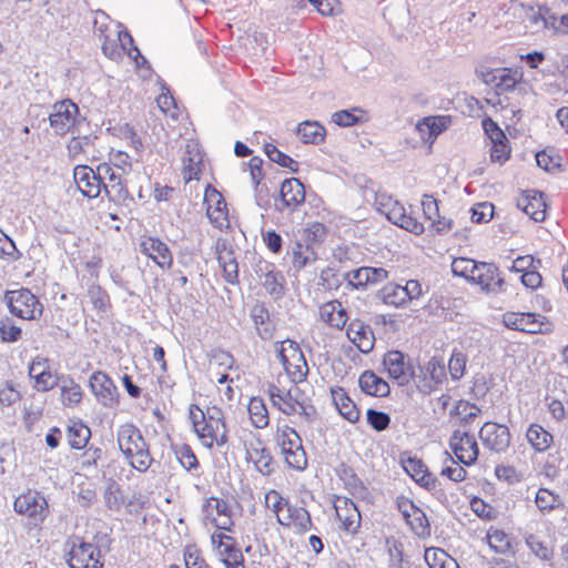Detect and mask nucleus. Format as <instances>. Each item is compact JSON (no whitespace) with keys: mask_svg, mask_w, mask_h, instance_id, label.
<instances>
[{"mask_svg":"<svg viewBox=\"0 0 568 568\" xmlns=\"http://www.w3.org/2000/svg\"><path fill=\"white\" fill-rule=\"evenodd\" d=\"M118 445L130 465L140 473H145L153 458L141 430L133 424H123L116 434Z\"/></svg>","mask_w":568,"mask_h":568,"instance_id":"f257e3e1","label":"nucleus"},{"mask_svg":"<svg viewBox=\"0 0 568 568\" xmlns=\"http://www.w3.org/2000/svg\"><path fill=\"white\" fill-rule=\"evenodd\" d=\"M189 418L194 433L204 447L210 449L214 445L222 447L229 442L226 426L206 420L204 412L197 405H190Z\"/></svg>","mask_w":568,"mask_h":568,"instance_id":"f03ea898","label":"nucleus"},{"mask_svg":"<svg viewBox=\"0 0 568 568\" xmlns=\"http://www.w3.org/2000/svg\"><path fill=\"white\" fill-rule=\"evenodd\" d=\"M276 442L288 467L296 470L306 468V453L303 448L302 438L294 428L285 426L283 429H278Z\"/></svg>","mask_w":568,"mask_h":568,"instance_id":"7ed1b4c3","label":"nucleus"},{"mask_svg":"<svg viewBox=\"0 0 568 568\" xmlns=\"http://www.w3.org/2000/svg\"><path fill=\"white\" fill-rule=\"evenodd\" d=\"M277 358L283 365L287 375L294 382H303L308 374V366L300 345L291 339L280 343L276 348Z\"/></svg>","mask_w":568,"mask_h":568,"instance_id":"20e7f679","label":"nucleus"},{"mask_svg":"<svg viewBox=\"0 0 568 568\" xmlns=\"http://www.w3.org/2000/svg\"><path fill=\"white\" fill-rule=\"evenodd\" d=\"M70 546L68 564L71 568H102L101 551L94 544L87 542L83 538L73 536L67 541Z\"/></svg>","mask_w":568,"mask_h":568,"instance_id":"39448f33","label":"nucleus"},{"mask_svg":"<svg viewBox=\"0 0 568 568\" xmlns=\"http://www.w3.org/2000/svg\"><path fill=\"white\" fill-rule=\"evenodd\" d=\"M4 298L10 313L17 317L33 320L42 314V304L28 288L7 291Z\"/></svg>","mask_w":568,"mask_h":568,"instance_id":"423d86ee","label":"nucleus"},{"mask_svg":"<svg viewBox=\"0 0 568 568\" xmlns=\"http://www.w3.org/2000/svg\"><path fill=\"white\" fill-rule=\"evenodd\" d=\"M14 511L29 517L34 525L42 524L49 514V505L39 491L28 490L13 503Z\"/></svg>","mask_w":568,"mask_h":568,"instance_id":"0eeeda50","label":"nucleus"},{"mask_svg":"<svg viewBox=\"0 0 568 568\" xmlns=\"http://www.w3.org/2000/svg\"><path fill=\"white\" fill-rule=\"evenodd\" d=\"M383 365L389 378L399 386H406L416 376L410 358L400 351H389L384 355Z\"/></svg>","mask_w":568,"mask_h":568,"instance_id":"6e6552de","label":"nucleus"},{"mask_svg":"<svg viewBox=\"0 0 568 568\" xmlns=\"http://www.w3.org/2000/svg\"><path fill=\"white\" fill-rule=\"evenodd\" d=\"M505 324L508 328L529 334H549L554 329L546 316L535 313L508 314L505 316Z\"/></svg>","mask_w":568,"mask_h":568,"instance_id":"1a4fd4ad","label":"nucleus"},{"mask_svg":"<svg viewBox=\"0 0 568 568\" xmlns=\"http://www.w3.org/2000/svg\"><path fill=\"white\" fill-rule=\"evenodd\" d=\"M79 115V106L70 99L58 101L49 115L50 126L55 134L63 135L72 131Z\"/></svg>","mask_w":568,"mask_h":568,"instance_id":"9d476101","label":"nucleus"},{"mask_svg":"<svg viewBox=\"0 0 568 568\" xmlns=\"http://www.w3.org/2000/svg\"><path fill=\"white\" fill-rule=\"evenodd\" d=\"M470 283L480 286L486 294L498 295L506 292V282L499 268L494 263L480 262L475 275L470 276Z\"/></svg>","mask_w":568,"mask_h":568,"instance_id":"9b49d317","label":"nucleus"},{"mask_svg":"<svg viewBox=\"0 0 568 568\" xmlns=\"http://www.w3.org/2000/svg\"><path fill=\"white\" fill-rule=\"evenodd\" d=\"M449 447L460 464L473 465L479 454L478 445L474 435L456 429L449 438Z\"/></svg>","mask_w":568,"mask_h":568,"instance_id":"f8f14e48","label":"nucleus"},{"mask_svg":"<svg viewBox=\"0 0 568 568\" xmlns=\"http://www.w3.org/2000/svg\"><path fill=\"white\" fill-rule=\"evenodd\" d=\"M418 369L419 374H416L414 381L424 393L433 392L446 378V367L443 358L436 356L432 357L424 367L419 366Z\"/></svg>","mask_w":568,"mask_h":568,"instance_id":"ddd939ff","label":"nucleus"},{"mask_svg":"<svg viewBox=\"0 0 568 568\" xmlns=\"http://www.w3.org/2000/svg\"><path fill=\"white\" fill-rule=\"evenodd\" d=\"M388 278V272L383 267L362 266L343 274L347 286L354 290H365Z\"/></svg>","mask_w":568,"mask_h":568,"instance_id":"4468645a","label":"nucleus"},{"mask_svg":"<svg viewBox=\"0 0 568 568\" xmlns=\"http://www.w3.org/2000/svg\"><path fill=\"white\" fill-rule=\"evenodd\" d=\"M479 438L485 447L495 453L505 452L510 444V433L507 426L487 422L479 430Z\"/></svg>","mask_w":568,"mask_h":568,"instance_id":"2eb2a0df","label":"nucleus"},{"mask_svg":"<svg viewBox=\"0 0 568 568\" xmlns=\"http://www.w3.org/2000/svg\"><path fill=\"white\" fill-rule=\"evenodd\" d=\"M204 204L206 205V216L210 222L214 226L222 229L229 222L226 202L222 194L211 184H207L205 187Z\"/></svg>","mask_w":568,"mask_h":568,"instance_id":"dca6fc26","label":"nucleus"},{"mask_svg":"<svg viewBox=\"0 0 568 568\" xmlns=\"http://www.w3.org/2000/svg\"><path fill=\"white\" fill-rule=\"evenodd\" d=\"M90 387L97 400L103 406L113 407L119 403L118 388L105 373L94 372L90 377Z\"/></svg>","mask_w":568,"mask_h":568,"instance_id":"f3484780","label":"nucleus"},{"mask_svg":"<svg viewBox=\"0 0 568 568\" xmlns=\"http://www.w3.org/2000/svg\"><path fill=\"white\" fill-rule=\"evenodd\" d=\"M246 459L252 462L255 469L263 476H270L274 471V460L270 449L256 438L245 445Z\"/></svg>","mask_w":568,"mask_h":568,"instance_id":"a211bd4d","label":"nucleus"},{"mask_svg":"<svg viewBox=\"0 0 568 568\" xmlns=\"http://www.w3.org/2000/svg\"><path fill=\"white\" fill-rule=\"evenodd\" d=\"M280 199L281 206H277L280 212L284 209L294 212L305 202V187L298 179H285L281 185Z\"/></svg>","mask_w":568,"mask_h":568,"instance_id":"6ab92c4d","label":"nucleus"},{"mask_svg":"<svg viewBox=\"0 0 568 568\" xmlns=\"http://www.w3.org/2000/svg\"><path fill=\"white\" fill-rule=\"evenodd\" d=\"M334 507L337 518L342 523V529L355 535L361 527L362 520L361 513L355 503L347 497H337Z\"/></svg>","mask_w":568,"mask_h":568,"instance_id":"aec40b11","label":"nucleus"},{"mask_svg":"<svg viewBox=\"0 0 568 568\" xmlns=\"http://www.w3.org/2000/svg\"><path fill=\"white\" fill-rule=\"evenodd\" d=\"M73 179L83 196L95 199L101 194L102 182L95 176L92 168L84 164L77 165L73 170Z\"/></svg>","mask_w":568,"mask_h":568,"instance_id":"412c9836","label":"nucleus"},{"mask_svg":"<svg viewBox=\"0 0 568 568\" xmlns=\"http://www.w3.org/2000/svg\"><path fill=\"white\" fill-rule=\"evenodd\" d=\"M516 205L536 222H542L546 217V202L541 192L525 191L517 199Z\"/></svg>","mask_w":568,"mask_h":568,"instance_id":"4be33fe9","label":"nucleus"},{"mask_svg":"<svg viewBox=\"0 0 568 568\" xmlns=\"http://www.w3.org/2000/svg\"><path fill=\"white\" fill-rule=\"evenodd\" d=\"M320 318L332 328L343 329L348 321V313L338 300L328 301L320 306Z\"/></svg>","mask_w":568,"mask_h":568,"instance_id":"5701e85b","label":"nucleus"},{"mask_svg":"<svg viewBox=\"0 0 568 568\" xmlns=\"http://www.w3.org/2000/svg\"><path fill=\"white\" fill-rule=\"evenodd\" d=\"M141 252L152 258L160 267L170 268L173 256L168 245L159 239L149 237L141 242Z\"/></svg>","mask_w":568,"mask_h":568,"instance_id":"b1692460","label":"nucleus"},{"mask_svg":"<svg viewBox=\"0 0 568 568\" xmlns=\"http://www.w3.org/2000/svg\"><path fill=\"white\" fill-rule=\"evenodd\" d=\"M347 337L357 346V348L366 354L374 347V333L369 325L364 324L359 320L352 321L347 327Z\"/></svg>","mask_w":568,"mask_h":568,"instance_id":"393cba45","label":"nucleus"},{"mask_svg":"<svg viewBox=\"0 0 568 568\" xmlns=\"http://www.w3.org/2000/svg\"><path fill=\"white\" fill-rule=\"evenodd\" d=\"M268 395L272 404L277 407L282 413L286 415H293L298 408V398L297 393L300 392L296 388L294 392H283L275 385L268 386Z\"/></svg>","mask_w":568,"mask_h":568,"instance_id":"a878e982","label":"nucleus"},{"mask_svg":"<svg viewBox=\"0 0 568 568\" xmlns=\"http://www.w3.org/2000/svg\"><path fill=\"white\" fill-rule=\"evenodd\" d=\"M102 190H104L108 199L116 204L129 206L134 201L126 184L119 174L110 175L109 181L102 185Z\"/></svg>","mask_w":568,"mask_h":568,"instance_id":"bb28decb","label":"nucleus"},{"mask_svg":"<svg viewBox=\"0 0 568 568\" xmlns=\"http://www.w3.org/2000/svg\"><path fill=\"white\" fill-rule=\"evenodd\" d=\"M361 389L371 396L385 397L389 394L390 388L388 383L377 376L373 371H365L361 374L359 379Z\"/></svg>","mask_w":568,"mask_h":568,"instance_id":"cd10ccee","label":"nucleus"},{"mask_svg":"<svg viewBox=\"0 0 568 568\" xmlns=\"http://www.w3.org/2000/svg\"><path fill=\"white\" fill-rule=\"evenodd\" d=\"M251 317L255 325L257 335L267 341L273 337L274 326L270 321V312L264 304H255L251 310Z\"/></svg>","mask_w":568,"mask_h":568,"instance_id":"c85d7f7f","label":"nucleus"},{"mask_svg":"<svg viewBox=\"0 0 568 568\" xmlns=\"http://www.w3.org/2000/svg\"><path fill=\"white\" fill-rule=\"evenodd\" d=\"M326 235V226L320 222H314L300 232L297 240L301 241L304 246L311 248V251L316 252L325 241Z\"/></svg>","mask_w":568,"mask_h":568,"instance_id":"c756f323","label":"nucleus"},{"mask_svg":"<svg viewBox=\"0 0 568 568\" xmlns=\"http://www.w3.org/2000/svg\"><path fill=\"white\" fill-rule=\"evenodd\" d=\"M333 400L338 413L349 423H356L359 419V410L343 388L332 390Z\"/></svg>","mask_w":568,"mask_h":568,"instance_id":"7c9ffc66","label":"nucleus"},{"mask_svg":"<svg viewBox=\"0 0 568 568\" xmlns=\"http://www.w3.org/2000/svg\"><path fill=\"white\" fill-rule=\"evenodd\" d=\"M526 437L532 448L539 453L547 450L552 443V435L538 424L529 426Z\"/></svg>","mask_w":568,"mask_h":568,"instance_id":"2f4dec72","label":"nucleus"},{"mask_svg":"<svg viewBox=\"0 0 568 568\" xmlns=\"http://www.w3.org/2000/svg\"><path fill=\"white\" fill-rule=\"evenodd\" d=\"M292 264L296 271L304 268L307 265L313 264L317 261V252L311 251L303 245L301 241L296 239L294 244L291 246Z\"/></svg>","mask_w":568,"mask_h":568,"instance_id":"473e14b6","label":"nucleus"},{"mask_svg":"<svg viewBox=\"0 0 568 568\" xmlns=\"http://www.w3.org/2000/svg\"><path fill=\"white\" fill-rule=\"evenodd\" d=\"M285 276L278 270L268 272L262 281L263 287L274 301H278L285 295Z\"/></svg>","mask_w":568,"mask_h":568,"instance_id":"72a5a7b5","label":"nucleus"},{"mask_svg":"<svg viewBox=\"0 0 568 568\" xmlns=\"http://www.w3.org/2000/svg\"><path fill=\"white\" fill-rule=\"evenodd\" d=\"M297 134L303 143L318 144L324 141L326 131L316 121H304L298 125Z\"/></svg>","mask_w":568,"mask_h":568,"instance_id":"f704fd0d","label":"nucleus"},{"mask_svg":"<svg viewBox=\"0 0 568 568\" xmlns=\"http://www.w3.org/2000/svg\"><path fill=\"white\" fill-rule=\"evenodd\" d=\"M68 442L71 448L82 449L87 446L91 430L81 422H74L67 429Z\"/></svg>","mask_w":568,"mask_h":568,"instance_id":"c9c22d12","label":"nucleus"},{"mask_svg":"<svg viewBox=\"0 0 568 568\" xmlns=\"http://www.w3.org/2000/svg\"><path fill=\"white\" fill-rule=\"evenodd\" d=\"M247 410L252 424L260 429L265 428L270 423L268 412L261 397H252Z\"/></svg>","mask_w":568,"mask_h":568,"instance_id":"e433bc0d","label":"nucleus"},{"mask_svg":"<svg viewBox=\"0 0 568 568\" xmlns=\"http://www.w3.org/2000/svg\"><path fill=\"white\" fill-rule=\"evenodd\" d=\"M490 548L498 554H515L513 538L504 530L495 529L487 534Z\"/></svg>","mask_w":568,"mask_h":568,"instance_id":"4c0bfd02","label":"nucleus"},{"mask_svg":"<svg viewBox=\"0 0 568 568\" xmlns=\"http://www.w3.org/2000/svg\"><path fill=\"white\" fill-rule=\"evenodd\" d=\"M524 540L529 550L541 561H550L554 558V549L535 534H525Z\"/></svg>","mask_w":568,"mask_h":568,"instance_id":"58836bf2","label":"nucleus"},{"mask_svg":"<svg viewBox=\"0 0 568 568\" xmlns=\"http://www.w3.org/2000/svg\"><path fill=\"white\" fill-rule=\"evenodd\" d=\"M424 557L429 568H459L456 560L439 548L427 549Z\"/></svg>","mask_w":568,"mask_h":568,"instance_id":"ea45409f","label":"nucleus"},{"mask_svg":"<svg viewBox=\"0 0 568 568\" xmlns=\"http://www.w3.org/2000/svg\"><path fill=\"white\" fill-rule=\"evenodd\" d=\"M332 121L339 126H351L366 121V113L361 108L341 110L332 115Z\"/></svg>","mask_w":568,"mask_h":568,"instance_id":"a19ab883","label":"nucleus"},{"mask_svg":"<svg viewBox=\"0 0 568 568\" xmlns=\"http://www.w3.org/2000/svg\"><path fill=\"white\" fill-rule=\"evenodd\" d=\"M264 152L271 162H274L282 168L288 169L293 173L298 171V163L290 155L280 151L274 144L266 143L264 145Z\"/></svg>","mask_w":568,"mask_h":568,"instance_id":"79ce46f5","label":"nucleus"},{"mask_svg":"<svg viewBox=\"0 0 568 568\" xmlns=\"http://www.w3.org/2000/svg\"><path fill=\"white\" fill-rule=\"evenodd\" d=\"M82 390L72 378H63L61 384V400L64 406H74L81 402Z\"/></svg>","mask_w":568,"mask_h":568,"instance_id":"37998d69","label":"nucleus"},{"mask_svg":"<svg viewBox=\"0 0 568 568\" xmlns=\"http://www.w3.org/2000/svg\"><path fill=\"white\" fill-rule=\"evenodd\" d=\"M518 82V72L507 68L497 69V78L494 84L497 94L509 92Z\"/></svg>","mask_w":568,"mask_h":568,"instance_id":"c03bdc74","label":"nucleus"},{"mask_svg":"<svg viewBox=\"0 0 568 568\" xmlns=\"http://www.w3.org/2000/svg\"><path fill=\"white\" fill-rule=\"evenodd\" d=\"M535 504L540 511L550 513L560 507L562 501L559 495L554 494L547 488H539L535 497Z\"/></svg>","mask_w":568,"mask_h":568,"instance_id":"a18cd8bd","label":"nucleus"},{"mask_svg":"<svg viewBox=\"0 0 568 568\" xmlns=\"http://www.w3.org/2000/svg\"><path fill=\"white\" fill-rule=\"evenodd\" d=\"M412 531L419 538H427L430 536V525L426 514L417 507L412 517L406 521Z\"/></svg>","mask_w":568,"mask_h":568,"instance_id":"49530a36","label":"nucleus"},{"mask_svg":"<svg viewBox=\"0 0 568 568\" xmlns=\"http://www.w3.org/2000/svg\"><path fill=\"white\" fill-rule=\"evenodd\" d=\"M479 263L468 257H456L452 262V272L455 276L464 277L470 282V276L475 275Z\"/></svg>","mask_w":568,"mask_h":568,"instance_id":"de8ad7c7","label":"nucleus"},{"mask_svg":"<svg viewBox=\"0 0 568 568\" xmlns=\"http://www.w3.org/2000/svg\"><path fill=\"white\" fill-rule=\"evenodd\" d=\"M341 478L344 480L345 486L353 496L364 497L367 493V488L365 487L364 483L352 468L345 467Z\"/></svg>","mask_w":568,"mask_h":568,"instance_id":"09e8293b","label":"nucleus"},{"mask_svg":"<svg viewBox=\"0 0 568 568\" xmlns=\"http://www.w3.org/2000/svg\"><path fill=\"white\" fill-rule=\"evenodd\" d=\"M382 300L387 305L402 306L406 300V293L400 285H387L382 290Z\"/></svg>","mask_w":568,"mask_h":568,"instance_id":"8fccbe9b","label":"nucleus"},{"mask_svg":"<svg viewBox=\"0 0 568 568\" xmlns=\"http://www.w3.org/2000/svg\"><path fill=\"white\" fill-rule=\"evenodd\" d=\"M175 455L185 470L191 471L199 468L197 457L190 445L183 444L175 448Z\"/></svg>","mask_w":568,"mask_h":568,"instance_id":"3c124183","label":"nucleus"},{"mask_svg":"<svg viewBox=\"0 0 568 568\" xmlns=\"http://www.w3.org/2000/svg\"><path fill=\"white\" fill-rule=\"evenodd\" d=\"M22 331L9 317L0 320V338L6 343H14L20 339Z\"/></svg>","mask_w":568,"mask_h":568,"instance_id":"603ef678","label":"nucleus"},{"mask_svg":"<svg viewBox=\"0 0 568 568\" xmlns=\"http://www.w3.org/2000/svg\"><path fill=\"white\" fill-rule=\"evenodd\" d=\"M466 363L467 356L455 349L448 362V371L453 381H459L464 376Z\"/></svg>","mask_w":568,"mask_h":568,"instance_id":"864d4df0","label":"nucleus"},{"mask_svg":"<svg viewBox=\"0 0 568 568\" xmlns=\"http://www.w3.org/2000/svg\"><path fill=\"white\" fill-rule=\"evenodd\" d=\"M92 143L91 135L73 136L67 145L70 158L75 159L80 153H87Z\"/></svg>","mask_w":568,"mask_h":568,"instance_id":"5fc2aeb1","label":"nucleus"},{"mask_svg":"<svg viewBox=\"0 0 568 568\" xmlns=\"http://www.w3.org/2000/svg\"><path fill=\"white\" fill-rule=\"evenodd\" d=\"M366 419L368 425L376 432H383L389 427L390 416L381 410L369 408L366 412Z\"/></svg>","mask_w":568,"mask_h":568,"instance_id":"6e6d98bb","label":"nucleus"},{"mask_svg":"<svg viewBox=\"0 0 568 568\" xmlns=\"http://www.w3.org/2000/svg\"><path fill=\"white\" fill-rule=\"evenodd\" d=\"M494 204L489 202L477 203L470 209L471 222L474 223H486L489 222L494 216Z\"/></svg>","mask_w":568,"mask_h":568,"instance_id":"4d7b16f0","label":"nucleus"},{"mask_svg":"<svg viewBox=\"0 0 568 568\" xmlns=\"http://www.w3.org/2000/svg\"><path fill=\"white\" fill-rule=\"evenodd\" d=\"M119 41L123 51L128 50V54L136 64L145 63L146 59L141 54L140 50L133 45V38L128 31L119 32Z\"/></svg>","mask_w":568,"mask_h":568,"instance_id":"13d9d810","label":"nucleus"},{"mask_svg":"<svg viewBox=\"0 0 568 568\" xmlns=\"http://www.w3.org/2000/svg\"><path fill=\"white\" fill-rule=\"evenodd\" d=\"M446 458L445 462H450V466H446L442 469L440 475L447 477L448 479L459 483L463 481L467 475V471L462 466H455L456 462L449 455V453H445Z\"/></svg>","mask_w":568,"mask_h":568,"instance_id":"bf43d9fd","label":"nucleus"},{"mask_svg":"<svg viewBox=\"0 0 568 568\" xmlns=\"http://www.w3.org/2000/svg\"><path fill=\"white\" fill-rule=\"evenodd\" d=\"M541 260H535L531 255L518 256L510 266V271L515 273L529 272L532 268H539Z\"/></svg>","mask_w":568,"mask_h":568,"instance_id":"052dcab7","label":"nucleus"},{"mask_svg":"<svg viewBox=\"0 0 568 568\" xmlns=\"http://www.w3.org/2000/svg\"><path fill=\"white\" fill-rule=\"evenodd\" d=\"M88 295L98 311L104 312L109 306V296L99 285H92L88 290Z\"/></svg>","mask_w":568,"mask_h":568,"instance_id":"680f3d73","label":"nucleus"},{"mask_svg":"<svg viewBox=\"0 0 568 568\" xmlns=\"http://www.w3.org/2000/svg\"><path fill=\"white\" fill-rule=\"evenodd\" d=\"M32 378L34 379V388L38 392H47L58 385V381L52 375L50 368L47 371H41Z\"/></svg>","mask_w":568,"mask_h":568,"instance_id":"e2e57ef3","label":"nucleus"},{"mask_svg":"<svg viewBox=\"0 0 568 568\" xmlns=\"http://www.w3.org/2000/svg\"><path fill=\"white\" fill-rule=\"evenodd\" d=\"M292 517V524L295 526L298 532H306L313 527L310 513L301 507L298 510H294Z\"/></svg>","mask_w":568,"mask_h":568,"instance_id":"0e129e2a","label":"nucleus"},{"mask_svg":"<svg viewBox=\"0 0 568 568\" xmlns=\"http://www.w3.org/2000/svg\"><path fill=\"white\" fill-rule=\"evenodd\" d=\"M483 128L493 144L497 142L508 141L504 131L490 118H485L483 120Z\"/></svg>","mask_w":568,"mask_h":568,"instance_id":"69168bd1","label":"nucleus"},{"mask_svg":"<svg viewBox=\"0 0 568 568\" xmlns=\"http://www.w3.org/2000/svg\"><path fill=\"white\" fill-rule=\"evenodd\" d=\"M0 257H9L13 261L20 257L14 242L2 230H0Z\"/></svg>","mask_w":568,"mask_h":568,"instance_id":"338daca9","label":"nucleus"},{"mask_svg":"<svg viewBox=\"0 0 568 568\" xmlns=\"http://www.w3.org/2000/svg\"><path fill=\"white\" fill-rule=\"evenodd\" d=\"M403 467L415 481L417 477L428 471L427 466L416 457H408L403 460Z\"/></svg>","mask_w":568,"mask_h":568,"instance_id":"774afa93","label":"nucleus"}]
</instances>
